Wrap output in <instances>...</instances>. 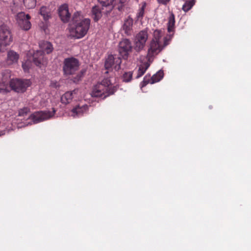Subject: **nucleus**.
Here are the masks:
<instances>
[{
    "instance_id": "obj_1",
    "label": "nucleus",
    "mask_w": 251,
    "mask_h": 251,
    "mask_svg": "<svg viewBox=\"0 0 251 251\" xmlns=\"http://www.w3.org/2000/svg\"><path fill=\"white\" fill-rule=\"evenodd\" d=\"M171 39V35L163 36V32L161 30H155L152 38L148 45V58L150 59L159 53L170 44Z\"/></svg>"
},
{
    "instance_id": "obj_2",
    "label": "nucleus",
    "mask_w": 251,
    "mask_h": 251,
    "mask_svg": "<svg viewBox=\"0 0 251 251\" xmlns=\"http://www.w3.org/2000/svg\"><path fill=\"white\" fill-rule=\"evenodd\" d=\"M73 21L74 23V26L70 30L71 35L77 39L82 38L86 34L89 28L90 19L87 18L81 19L79 13L77 12L74 14Z\"/></svg>"
},
{
    "instance_id": "obj_3",
    "label": "nucleus",
    "mask_w": 251,
    "mask_h": 251,
    "mask_svg": "<svg viewBox=\"0 0 251 251\" xmlns=\"http://www.w3.org/2000/svg\"><path fill=\"white\" fill-rule=\"evenodd\" d=\"M117 90V86L113 85L110 78H105L94 86L91 95L94 97H103L105 98L114 94Z\"/></svg>"
},
{
    "instance_id": "obj_4",
    "label": "nucleus",
    "mask_w": 251,
    "mask_h": 251,
    "mask_svg": "<svg viewBox=\"0 0 251 251\" xmlns=\"http://www.w3.org/2000/svg\"><path fill=\"white\" fill-rule=\"evenodd\" d=\"M39 46L41 50H37L33 55V61L39 67L44 62V53L49 54L51 52L53 49L52 44L48 41L40 42Z\"/></svg>"
},
{
    "instance_id": "obj_5",
    "label": "nucleus",
    "mask_w": 251,
    "mask_h": 251,
    "mask_svg": "<svg viewBox=\"0 0 251 251\" xmlns=\"http://www.w3.org/2000/svg\"><path fill=\"white\" fill-rule=\"evenodd\" d=\"M80 63L78 60L71 57L65 58L63 61V72L66 76L73 75L78 71Z\"/></svg>"
},
{
    "instance_id": "obj_6",
    "label": "nucleus",
    "mask_w": 251,
    "mask_h": 251,
    "mask_svg": "<svg viewBox=\"0 0 251 251\" xmlns=\"http://www.w3.org/2000/svg\"><path fill=\"white\" fill-rule=\"evenodd\" d=\"M12 42V36L9 27L5 25L0 26V51H4L5 48Z\"/></svg>"
},
{
    "instance_id": "obj_7",
    "label": "nucleus",
    "mask_w": 251,
    "mask_h": 251,
    "mask_svg": "<svg viewBox=\"0 0 251 251\" xmlns=\"http://www.w3.org/2000/svg\"><path fill=\"white\" fill-rule=\"evenodd\" d=\"M148 37L149 35L146 30H141L136 35L133 47L136 52L139 53L144 49Z\"/></svg>"
},
{
    "instance_id": "obj_8",
    "label": "nucleus",
    "mask_w": 251,
    "mask_h": 251,
    "mask_svg": "<svg viewBox=\"0 0 251 251\" xmlns=\"http://www.w3.org/2000/svg\"><path fill=\"white\" fill-rule=\"evenodd\" d=\"M9 82L11 89L18 93L25 92L31 84L30 80L26 79H12Z\"/></svg>"
},
{
    "instance_id": "obj_9",
    "label": "nucleus",
    "mask_w": 251,
    "mask_h": 251,
    "mask_svg": "<svg viewBox=\"0 0 251 251\" xmlns=\"http://www.w3.org/2000/svg\"><path fill=\"white\" fill-rule=\"evenodd\" d=\"M55 112L56 111L54 108H52V111H38L31 114L29 116V118L31 119L34 124H36L52 117L54 115Z\"/></svg>"
},
{
    "instance_id": "obj_10",
    "label": "nucleus",
    "mask_w": 251,
    "mask_h": 251,
    "mask_svg": "<svg viewBox=\"0 0 251 251\" xmlns=\"http://www.w3.org/2000/svg\"><path fill=\"white\" fill-rule=\"evenodd\" d=\"M133 47L131 41L128 39H123L119 44V51L124 59L128 58L129 54L132 51Z\"/></svg>"
},
{
    "instance_id": "obj_11",
    "label": "nucleus",
    "mask_w": 251,
    "mask_h": 251,
    "mask_svg": "<svg viewBox=\"0 0 251 251\" xmlns=\"http://www.w3.org/2000/svg\"><path fill=\"white\" fill-rule=\"evenodd\" d=\"M122 62L121 58L117 55H109L105 61L104 66L106 70L114 69L119 70Z\"/></svg>"
},
{
    "instance_id": "obj_12",
    "label": "nucleus",
    "mask_w": 251,
    "mask_h": 251,
    "mask_svg": "<svg viewBox=\"0 0 251 251\" xmlns=\"http://www.w3.org/2000/svg\"><path fill=\"white\" fill-rule=\"evenodd\" d=\"M89 106L87 104H78L73 108L70 112L71 116L74 118L81 117L88 112Z\"/></svg>"
},
{
    "instance_id": "obj_13",
    "label": "nucleus",
    "mask_w": 251,
    "mask_h": 251,
    "mask_svg": "<svg viewBox=\"0 0 251 251\" xmlns=\"http://www.w3.org/2000/svg\"><path fill=\"white\" fill-rule=\"evenodd\" d=\"M133 20L130 16L125 19L122 26L123 30L127 36L132 34Z\"/></svg>"
},
{
    "instance_id": "obj_14",
    "label": "nucleus",
    "mask_w": 251,
    "mask_h": 251,
    "mask_svg": "<svg viewBox=\"0 0 251 251\" xmlns=\"http://www.w3.org/2000/svg\"><path fill=\"white\" fill-rule=\"evenodd\" d=\"M58 14L61 20L63 22L67 23L69 21L71 14L69 12L68 7L67 4H63L59 8Z\"/></svg>"
},
{
    "instance_id": "obj_15",
    "label": "nucleus",
    "mask_w": 251,
    "mask_h": 251,
    "mask_svg": "<svg viewBox=\"0 0 251 251\" xmlns=\"http://www.w3.org/2000/svg\"><path fill=\"white\" fill-rule=\"evenodd\" d=\"M1 75L2 82H0V92L4 90L3 87H4L9 81L11 77V71L9 70H5L1 72Z\"/></svg>"
},
{
    "instance_id": "obj_16",
    "label": "nucleus",
    "mask_w": 251,
    "mask_h": 251,
    "mask_svg": "<svg viewBox=\"0 0 251 251\" xmlns=\"http://www.w3.org/2000/svg\"><path fill=\"white\" fill-rule=\"evenodd\" d=\"M76 90H74L66 92L61 98V102L65 104L70 103L72 101L75 95L76 94Z\"/></svg>"
},
{
    "instance_id": "obj_17",
    "label": "nucleus",
    "mask_w": 251,
    "mask_h": 251,
    "mask_svg": "<svg viewBox=\"0 0 251 251\" xmlns=\"http://www.w3.org/2000/svg\"><path fill=\"white\" fill-rule=\"evenodd\" d=\"M19 58V54L13 50H10L7 53V63L9 65L16 63Z\"/></svg>"
},
{
    "instance_id": "obj_18",
    "label": "nucleus",
    "mask_w": 251,
    "mask_h": 251,
    "mask_svg": "<svg viewBox=\"0 0 251 251\" xmlns=\"http://www.w3.org/2000/svg\"><path fill=\"white\" fill-rule=\"evenodd\" d=\"M30 19V16L29 15L26 14V19L18 23L19 25L22 29L25 30H28L30 28L31 25L29 21Z\"/></svg>"
},
{
    "instance_id": "obj_19",
    "label": "nucleus",
    "mask_w": 251,
    "mask_h": 251,
    "mask_svg": "<svg viewBox=\"0 0 251 251\" xmlns=\"http://www.w3.org/2000/svg\"><path fill=\"white\" fill-rule=\"evenodd\" d=\"M167 29L169 32H173L175 29V15L171 13L168 18Z\"/></svg>"
},
{
    "instance_id": "obj_20",
    "label": "nucleus",
    "mask_w": 251,
    "mask_h": 251,
    "mask_svg": "<svg viewBox=\"0 0 251 251\" xmlns=\"http://www.w3.org/2000/svg\"><path fill=\"white\" fill-rule=\"evenodd\" d=\"M100 3L101 4L102 7H105L107 8L106 12H109L114 8L113 2L114 0H98Z\"/></svg>"
},
{
    "instance_id": "obj_21",
    "label": "nucleus",
    "mask_w": 251,
    "mask_h": 251,
    "mask_svg": "<svg viewBox=\"0 0 251 251\" xmlns=\"http://www.w3.org/2000/svg\"><path fill=\"white\" fill-rule=\"evenodd\" d=\"M150 64L148 62H145L140 65L137 71V75L136 78H138L141 77L145 74Z\"/></svg>"
},
{
    "instance_id": "obj_22",
    "label": "nucleus",
    "mask_w": 251,
    "mask_h": 251,
    "mask_svg": "<svg viewBox=\"0 0 251 251\" xmlns=\"http://www.w3.org/2000/svg\"><path fill=\"white\" fill-rule=\"evenodd\" d=\"M40 14L43 17L45 21L48 20L51 16L50 9L44 6L41 7Z\"/></svg>"
},
{
    "instance_id": "obj_23",
    "label": "nucleus",
    "mask_w": 251,
    "mask_h": 251,
    "mask_svg": "<svg viewBox=\"0 0 251 251\" xmlns=\"http://www.w3.org/2000/svg\"><path fill=\"white\" fill-rule=\"evenodd\" d=\"M92 17L95 22L98 21L101 17V12L98 6H95L92 9Z\"/></svg>"
},
{
    "instance_id": "obj_24",
    "label": "nucleus",
    "mask_w": 251,
    "mask_h": 251,
    "mask_svg": "<svg viewBox=\"0 0 251 251\" xmlns=\"http://www.w3.org/2000/svg\"><path fill=\"white\" fill-rule=\"evenodd\" d=\"M164 73L162 71L160 70L151 77V84L159 81L163 77Z\"/></svg>"
},
{
    "instance_id": "obj_25",
    "label": "nucleus",
    "mask_w": 251,
    "mask_h": 251,
    "mask_svg": "<svg viewBox=\"0 0 251 251\" xmlns=\"http://www.w3.org/2000/svg\"><path fill=\"white\" fill-rule=\"evenodd\" d=\"M195 3V0H186L182 6V10L185 12L190 10Z\"/></svg>"
},
{
    "instance_id": "obj_26",
    "label": "nucleus",
    "mask_w": 251,
    "mask_h": 251,
    "mask_svg": "<svg viewBox=\"0 0 251 251\" xmlns=\"http://www.w3.org/2000/svg\"><path fill=\"white\" fill-rule=\"evenodd\" d=\"M25 6L27 9H32L35 7L36 0H22Z\"/></svg>"
},
{
    "instance_id": "obj_27",
    "label": "nucleus",
    "mask_w": 251,
    "mask_h": 251,
    "mask_svg": "<svg viewBox=\"0 0 251 251\" xmlns=\"http://www.w3.org/2000/svg\"><path fill=\"white\" fill-rule=\"evenodd\" d=\"M146 7V2L142 3L141 7L139 8L138 12L137 14V18L138 20L142 19L144 13H145V9Z\"/></svg>"
},
{
    "instance_id": "obj_28",
    "label": "nucleus",
    "mask_w": 251,
    "mask_h": 251,
    "mask_svg": "<svg viewBox=\"0 0 251 251\" xmlns=\"http://www.w3.org/2000/svg\"><path fill=\"white\" fill-rule=\"evenodd\" d=\"M132 72H125L123 75V81L126 82H128L131 81L132 78Z\"/></svg>"
},
{
    "instance_id": "obj_29",
    "label": "nucleus",
    "mask_w": 251,
    "mask_h": 251,
    "mask_svg": "<svg viewBox=\"0 0 251 251\" xmlns=\"http://www.w3.org/2000/svg\"><path fill=\"white\" fill-rule=\"evenodd\" d=\"M127 0H119V4H116L113 2L114 8L118 9L119 11H121L123 10V6L125 5Z\"/></svg>"
},
{
    "instance_id": "obj_30",
    "label": "nucleus",
    "mask_w": 251,
    "mask_h": 251,
    "mask_svg": "<svg viewBox=\"0 0 251 251\" xmlns=\"http://www.w3.org/2000/svg\"><path fill=\"white\" fill-rule=\"evenodd\" d=\"M85 72V71H81L77 74L72 79L73 82L75 83L79 82L83 77Z\"/></svg>"
},
{
    "instance_id": "obj_31",
    "label": "nucleus",
    "mask_w": 251,
    "mask_h": 251,
    "mask_svg": "<svg viewBox=\"0 0 251 251\" xmlns=\"http://www.w3.org/2000/svg\"><path fill=\"white\" fill-rule=\"evenodd\" d=\"M26 19V15H25L23 12L18 13L16 17V19L18 23H19L20 22L25 20Z\"/></svg>"
},
{
    "instance_id": "obj_32",
    "label": "nucleus",
    "mask_w": 251,
    "mask_h": 251,
    "mask_svg": "<svg viewBox=\"0 0 251 251\" xmlns=\"http://www.w3.org/2000/svg\"><path fill=\"white\" fill-rule=\"evenodd\" d=\"M32 65V63L29 60H26L22 63V68L25 72L28 71Z\"/></svg>"
},
{
    "instance_id": "obj_33",
    "label": "nucleus",
    "mask_w": 251,
    "mask_h": 251,
    "mask_svg": "<svg viewBox=\"0 0 251 251\" xmlns=\"http://www.w3.org/2000/svg\"><path fill=\"white\" fill-rule=\"evenodd\" d=\"M29 108L27 107H24L19 110L18 115L19 116L24 117L25 116H26L29 113Z\"/></svg>"
},
{
    "instance_id": "obj_34",
    "label": "nucleus",
    "mask_w": 251,
    "mask_h": 251,
    "mask_svg": "<svg viewBox=\"0 0 251 251\" xmlns=\"http://www.w3.org/2000/svg\"><path fill=\"white\" fill-rule=\"evenodd\" d=\"M151 83V78H150V76H148L147 75L144 77V80L141 83V87H145L148 83Z\"/></svg>"
},
{
    "instance_id": "obj_35",
    "label": "nucleus",
    "mask_w": 251,
    "mask_h": 251,
    "mask_svg": "<svg viewBox=\"0 0 251 251\" xmlns=\"http://www.w3.org/2000/svg\"><path fill=\"white\" fill-rule=\"evenodd\" d=\"M159 4L163 5H167L170 1V0H157Z\"/></svg>"
},
{
    "instance_id": "obj_36",
    "label": "nucleus",
    "mask_w": 251,
    "mask_h": 251,
    "mask_svg": "<svg viewBox=\"0 0 251 251\" xmlns=\"http://www.w3.org/2000/svg\"><path fill=\"white\" fill-rule=\"evenodd\" d=\"M6 131V129L0 130V137L5 135Z\"/></svg>"
}]
</instances>
